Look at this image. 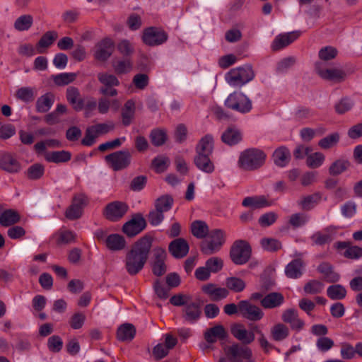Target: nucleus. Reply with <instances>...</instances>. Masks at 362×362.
I'll return each mask as SVG.
<instances>
[{"label":"nucleus","instance_id":"1","mask_svg":"<svg viewBox=\"0 0 362 362\" xmlns=\"http://www.w3.org/2000/svg\"><path fill=\"white\" fill-rule=\"evenodd\" d=\"M152 240L151 235H144L138 240L126 254L124 267L129 275H136L144 268L152 246Z\"/></svg>","mask_w":362,"mask_h":362},{"label":"nucleus","instance_id":"2","mask_svg":"<svg viewBox=\"0 0 362 362\" xmlns=\"http://www.w3.org/2000/svg\"><path fill=\"white\" fill-rule=\"evenodd\" d=\"M266 154L258 148H247L240 153L238 165L245 170H255L261 168L265 162Z\"/></svg>","mask_w":362,"mask_h":362},{"label":"nucleus","instance_id":"3","mask_svg":"<svg viewBox=\"0 0 362 362\" xmlns=\"http://www.w3.org/2000/svg\"><path fill=\"white\" fill-rule=\"evenodd\" d=\"M226 235L221 229L211 230L200 244V250L205 255H211L218 252L226 243Z\"/></svg>","mask_w":362,"mask_h":362},{"label":"nucleus","instance_id":"4","mask_svg":"<svg viewBox=\"0 0 362 362\" xmlns=\"http://www.w3.org/2000/svg\"><path fill=\"white\" fill-rule=\"evenodd\" d=\"M255 76L251 64H245L230 69L226 75L227 82L233 86L241 87L252 81Z\"/></svg>","mask_w":362,"mask_h":362},{"label":"nucleus","instance_id":"5","mask_svg":"<svg viewBox=\"0 0 362 362\" xmlns=\"http://www.w3.org/2000/svg\"><path fill=\"white\" fill-rule=\"evenodd\" d=\"M223 350L230 362H254L252 349L245 344L234 342L224 347Z\"/></svg>","mask_w":362,"mask_h":362},{"label":"nucleus","instance_id":"6","mask_svg":"<svg viewBox=\"0 0 362 362\" xmlns=\"http://www.w3.org/2000/svg\"><path fill=\"white\" fill-rule=\"evenodd\" d=\"M251 255L252 247L246 240H235L230 249V258L236 265L246 264L250 260Z\"/></svg>","mask_w":362,"mask_h":362},{"label":"nucleus","instance_id":"7","mask_svg":"<svg viewBox=\"0 0 362 362\" xmlns=\"http://www.w3.org/2000/svg\"><path fill=\"white\" fill-rule=\"evenodd\" d=\"M132 156L129 149L124 148L105 156V160L114 171H119L130 165Z\"/></svg>","mask_w":362,"mask_h":362},{"label":"nucleus","instance_id":"8","mask_svg":"<svg viewBox=\"0 0 362 362\" xmlns=\"http://www.w3.org/2000/svg\"><path fill=\"white\" fill-rule=\"evenodd\" d=\"M224 104L226 107L243 114L249 112L252 108L251 100L243 93L237 91L230 93Z\"/></svg>","mask_w":362,"mask_h":362},{"label":"nucleus","instance_id":"9","mask_svg":"<svg viewBox=\"0 0 362 362\" xmlns=\"http://www.w3.org/2000/svg\"><path fill=\"white\" fill-rule=\"evenodd\" d=\"M168 38V33L160 28L148 27L143 31V42L148 46H158L163 44Z\"/></svg>","mask_w":362,"mask_h":362},{"label":"nucleus","instance_id":"10","mask_svg":"<svg viewBox=\"0 0 362 362\" xmlns=\"http://www.w3.org/2000/svg\"><path fill=\"white\" fill-rule=\"evenodd\" d=\"M88 197L83 194L74 196L71 204L66 209L65 216L69 220H76L82 216L83 208L88 204Z\"/></svg>","mask_w":362,"mask_h":362},{"label":"nucleus","instance_id":"11","mask_svg":"<svg viewBox=\"0 0 362 362\" xmlns=\"http://www.w3.org/2000/svg\"><path fill=\"white\" fill-rule=\"evenodd\" d=\"M146 227V221L141 214L137 213L132 216L129 221L122 226V231L128 237L132 238L140 233Z\"/></svg>","mask_w":362,"mask_h":362},{"label":"nucleus","instance_id":"12","mask_svg":"<svg viewBox=\"0 0 362 362\" xmlns=\"http://www.w3.org/2000/svg\"><path fill=\"white\" fill-rule=\"evenodd\" d=\"M128 209L129 206L125 202L115 201L105 206L103 214L107 220L117 221L127 214Z\"/></svg>","mask_w":362,"mask_h":362},{"label":"nucleus","instance_id":"13","mask_svg":"<svg viewBox=\"0 0 362 362\" xmlns=\"http://www.w3.org/2000/svg\"><path fill=\"white\" fill-rule=\"evenodd\" d=\"M115 50V43L109 37H105L98 42L95 45L94 58L101 62H106Z\"/></svg>","mask_w":362,"mask_h":362},{"label":"nucleus","instance_id":"14","mask_svg":"<svg viewBox=\"0 0 362 362\" xmlns=\"http://www.w3.org/2000/svg\"><path fill=\"white\" fill-rule=\"evenodd\" d=\"M322 65V62L315 63V71L322 78L334 82H341L345 79L346 75L344 71L335 68L323 69Z\"/></svg>","mask_w":362,"mask_h":362},{"label":"nucleus","instance_id":"15","mask_svg":"<svg viewBox=\"0 0 362 362\" xmlns=\"http://www.w3.org/2000/svg\"><path fill=\"white\" fill-rule=\"evenodd\" d=\"M239 313L243 317L252 321H258L264 315L263 312L259 307L252 305L248 300H240L239 302Z\"/></svg>","mask_w":362,"mask_h":362},{"label":"nucleus","instance_id":"16","mask_svg":"<svg viewBox=\"0 0 362 362\" xmlns=\"http://www.w3.org/2000/svg\"><path fill=\"white\" fill-rule=\"evenodd\" d=\"M301 32L298 30L287 33L285 34H280L277 35L272 44V49L273 51L280 50L286 46L291 44L293 41L297 40Z\"/></svg>","mask_w":362,"mask_h":362},{"label":"nucleus","instance_id":"17","mask_svg":"<svg viewBox=\"0 0 362 362\" xmlns=\"http://www.w3.org/2000/svg\"><path fill=\"white\" fill-rule=\"evenodd\" d=\"M202 291L212 301L221 300L229 295V291L226 288L218 287L216 284L212 283L202 286Z\"/></svg>","mask_w":362,"mask_h":362},{"label":"nucleus","instance_id":"18","mask_svg":"<svg viewBox=\"0 0 362 362\" xmlns=\"http://www.w3.org/2000/svg\"><path fill=\"white\" fill-rule=\"evenodd\" d=\"M230 332L232 335L240 341V344L247 346L255 340V334L253 332L247 330L242 324H235L231 327Z\"/></svg>","mask_w":362,"mask_h":362},{"label":"nucleus","instance_id":"19","mask_svg":"<svg viewBox=\"0 0 362 362\" xmlns=\"http://www.w3.org/2000/svg\"><path fill=\"white\" fill-rule=\"evenodd\" d=\"M168 250L175 258L181 259L187 256L189 250V246L186 240L178 238L169 244Z\"/></svg>","mask_w":362,"mask_h":362},{"label":"nucleus","instance_id":"20","mask_svg":"<svg viewBox=\"0 0 362 362\" xmlns=\"http://www.w3.org/2000/svg\"><path fill=\"white\" fill-rule=\"evenodd\" d=\"M201 315V305L199 302L190 301L182 310V317L189 323L198 321Z\"/></svg>","mask_w":362,"mask_h":362},{"label":"nucleus","instance_id":"21","mask_svg":"<svg viewBox=\"0 0 362 362\" xmlns=\"http://www.w3.org/2000/svg\"><path fill=\"white\" fill-rule=\"evenodd\" d=\"M0 168L10 173H16L20 171L21 166L11 153L3 152L0 153Z\"/></svg>","mask_w":362,"mask_h":362},{"label":"nucleus","instance_id":"22","mask_svg":"<svg viewBox=\"0 0 362 362\" xmlns=\"http://www.w3.org/2000/svg\"><path fill=\"white\" fill-rule=\"evenodd\" d=\"M281 319L284 322L289 324L292 329L296 331L302 329L305 325L303 320L299 318L298 311L293 308L285 310Z\"/></svg>","mask_w":362,"mask_h":362},{"label":"nucleus","instance_id":"23","mask_svg":"<svg viewBox=\"0 0 362 362\" xmlns=\"http://www.w3.org/2000/svg\"><path fill=\"white\" fill-rule=\"evenodd\" d=\"M242 139L240 130L234 125L228 127L221 135L222 142L230 146L238 144Z\"/></svg>","mask_w":362,"mask_h":362},{"label":"nucleus","instance_id":"24","mask_svg":"<svg viewBox=\"0 0 362 362\" xmlns=\"http://www.w3.org/2000/svg\"><path fill=\"white\" fill-rule=\"evenodd\" d=\"M166 257V252L163 249L159 248L155 251V260L153 264L152 272L156 276H161L166 272L167 267L165 264Z\"/></svg>","mask_w":362,"mask_h":362},{"label":"nucleus","instance_id":"25","mask_svg":"<svg viewBox=\"0 0 362 362\" xmlns=\"http://www.w3.org/2000/svg\"><path fill=\"white\" fill-rule=\"evenodd\" d=\"M57 37L58 33L54 30L47 31L43 34L35 45L37 53H46L47 49L55 42Z\"/></svg>","mask_w":362,"mask_h":362},{"label":"nucleus","instance_id":"26","mask_svg":"<svg viewBox=\"0 0 362 362\" xmlns=\"http://www.w3.org/2000/svg\"><path fill=\"white\" fill-rule=\"evenodd\" d=\"M338 250H344L343 256L349 259H358L362 257V247L351 245L350 242L343 241L336 243Z\"/></svg>","mask_w":362,"mask_h":362},{"label":"nucleus","instance_id":"27","mask_svg":"<svg viewBox=\"0 0 362 362\" xmlns=\"http://www.w3.org/2000/svg\"><path fill=\"white\" fill-rule=\"evenodd\" d=\"M66 96L67 101L72 105L76 111H81L84 109V100L81 97L78 89L70 86L66 89Z\"/></svg>","mask_w":362,"mask_h":362},{"label":"nucleus","instance_id":"28","mask_svg":"<svg viewBox=\"0 0 362 362\" xmlns=\"http://www.w3.org/2000/svg\"><path fill=\"white\" fill-rule=\"evenodd\" d=\"M227 337V332L225 327L221 325H216L207 329L204 332V339L209 344H214L218 339L223 340Z\"/></svg>","mask_w":362,"mask_h":362},{"label":"nucleus","instance_id":"29","mask_svg":"<svg viewBox=\"0 0 362 362\" xmlns=\"http://www.w3.org/2000/svg\"><path fill=\"white\" fill-rule=\"evenodd\" d=\"M284 302V296L279 292H272L266 295L260 301L265 309H272L280 306Z\"/></svg>","mask_w":362,"mask_h":362},{"label":"nucleus","instance_id":"30","mask_svg":"<svg viewBox=\"0 0 362 362\" xmlns=\"http://www.w3.org/2000/svg\"><path fill=\"white\" fill-rule=\"evenodd\" d=\"M272 159L277 166L284 167L291 159L290 151L286 146H280L273 153Z\"/></svg>","mask_w":362,"mask_h":362},{"label":"nucleus","instance_id":"31","mask_svg":"<svg viewBox=\"0 0 362 362\" xmlns=\"http://www.w3.org/2000/svg\"><path fill=\"white\" fill-rule=\"evenodd\" d=\"M194 163L198 169L206 173H211L214 170V165L209 155L197 153Z\"/></svg>","mask_w":362,"mask_h":362},{"label":"nucleus","instance_id":"32","mask_svg":"<svg viewBox=\"0 0 362 362\" xmlns=\"http://www.w3.org/2000/svg\"><path fill=\"white\" fill-rule=\"evenodd\" d=\"M214 150V138L211 134L202 137L196 146V153L211 156Z\"/></svg>","mask_w":362,"mask_h":362},{"label":"nucleus","instance_id":"33","mask_svg":"<svg viewBox=\"0 0 362 362\" xmlns=\"http://www.w3.org/2000/svg\"><path fill=\"white\" fill-rule=\"evenodd\" d=\"M107 247L112 251H119L126 247L124 238L119 234H111L105 239Z\"/></svg>","mask_w":362,"mask_h":362},{"label":"nucleus","instance_id":"34","mask_svg":"<svg viewBox=\"0 0 362 362\" xmlns=\"http://www.w3.org/2000/svg\"><path fill=\"white\" fill-rule=\"evenodd\" d=\"M136 334L135 327L132 324L124 323L117 330V339L119 341H132Z\"/></svg>","mask_w":362,"mask_h":362},{"label":"nucleus","instance_id":"35","mask_svg":"<svg viewBox=\"0 0 362 362\" xmlns=\"http://www.w3.org/2000/svg\"><path fill=\"white\" fill-rule=\"evenodd\" d=\"M135 103L132 100H128L122 109V122L125 127L129 126L134 117Z\"/></svg>","mask_w":362,"mask_h":362},{"label":"nucleus","instance_id":"36","mask_svg":"<svg viewBox=\"0 0 362 362\" xmlns=\"http://www.w3.org/2000/svg\"><path fill=\"white\" fill-rule=\"evenodd\" d=\"M303 267L304 262L301 259H295L286 266V275L288 278L297 279L302 275Z\"/></svg>","mask_w":362,"mask_h":362},{"label":"nucleus","instance_id":"37","mask_svg":"<svg viewBox=\"0 0 362 362\" xmlns=\"http://www.w3.org/2000/svg\"><path fill=\"white\" fill-rule=\"evenodd\" d=\"M47 161L54 163H66L71 160V153L64 150L48 152L45 155Z\"/></svg>","mask_w":362,"mask_h":362},{"label":"nucleus","instance_id":"38","mask_svg":"<svg viewBox=\"0 0 362 362\" xmlns=\"http://www.w3.org/2000/svg\"><path fill=\"white\" fill-rule=\"evenodd\" d=\"M21 216L13 209H7L2 212L0 216V224L2 226L8 227L19 222Z\"/></svg>","mask_w":362,"mask_h":362},{"label":"nucleus","instance_id":"39","mask_svg":"<svg viewBox=\"0 0 362 362\" xmlns=\"http://www.w3.org/2000/svg\"><path fill=\"white\" fill-rule=\"evenodd\" d=\"M54 101V95L52 93H47L36 101V110L38 112H47L52 106Z\"/></svg>","mask_w":362,"mask_h":362},{"label":"nucleus","instance_id":"40","mask_svg":"<svg viewBox=\"0 0 362 362\" xmlns=\"http://www.w3.org/2000/svg\"><path fill=\"white\" fill-rule=\"evenodd\" d=\"M112 66L117 74H124L132 71L133 62L129 57H125L123 59L112 61Z\"/></svg>","mask_w":362,"mask_h":362},{"label":"nucleus","instance_id":"41","mask_svg":"<svg viewBox=\"0 0 362 362\" xmlns=\"http://www.w3.org/2000/svg\"><path fill=\"white\" fill-rule=\"evenodd\" d=\"M173 202V198L170 195L164 194L155 200L154 206L158 211L164 214L172 208Z\"/></svg>","mask_w":362,"mask_h":362},{"label":"nucleus","instance_id":"42","mask_svg":"<svg viewBox=\"0 0 362 362\" xmlns=\"http://www.w3.org/2000/svg\"><path fill=\"white\" fill-rule=\"evenodd\" d=\"M321 199L320 193H314L310 195L303 197L301 200L298 202L301 209L305 211H309L314 207Z\"/></svg>","mask_w":362,"mask_h":362},{"label":"nucleus","instance_id":"43","mask_svg":"<svg viewBox=\"0 0 362 362\" xmlns=\"http://www.w3.org/2000/svg\"><path fill=\"white\" fill-rule=\"evenodd\" d=\"M191 232L197 238H206L209 233L207 224L203 221H194L191 225Z\"/></svg>","mask_w":362,"mask_h":362},{"label":"nucleus","instance_id":"44","mask_svg":"<svg viewBox=\"0 0 362 362\" xmlns=\"http://www.w3.org/2000/svg\"><path fill=\"white\" fill-rule=\"evenodd\" d=\"M288 334V327L282 323H278L271 329V336L274 340L277 341L285 339Z\"/></svg>","mask_w":362,"mask_h":362},{"label":"nucleus","instance_id":"45","mask_svg":"<svg viewBox=\"0 0 362 362\" xmlns=\"http://www.w3.org/2000/svg\"><path fill=\"white\" fill-rule=\"evenodd\" d=\"M16 97L25 103H30L35 100L36 92L35 88L21 87L15 94Z\"/></svg>","mask_w":362,"mask_h":362},{"label":"nucleus","instance_id":"46","mask_svg":"<svg viewBox=\"0 0 362 362\" xmlns=\"http://www.w3.org/2000/svg\"><path fill=\"white\" fill-rule=\"evenodd\" d=\"M332 231V228H326L322 231H318L315 233L311 236V239L313 242L316 245H325L327 243H329L332 240V236L330 234V232Z\"/></svg>","mask_w":362,"mask_h":362},{"label":"nucleus","instance_id":"47","mask_svg":"<svg viewBox=\"0 0 362 362\" xmlns=\"http://www.w3.org/2000/svg\"><path fill=\"white\" fill-rule=\"evenodd\" d=\"M242 204L245 207L259 209L269 206V202L264 197H247L243 199Z\"/></svg>","mask_w":362,"mask_h":362},{"label":"nucleus","instance_id":"48","mask_svg":"<svg viewBox=\"0 0 362 362\" xmlns=\"http://www.w3.org/2000/svg\"><path fill=\"white\" fill-rule=\"evenodd\" d=\"M45 166L39 163L30 165L26 170L25 175L29 180H37L40 179L45 173Z\"/></svg>","mask_w":362,"mask_h":362},{"label":"nucleus","instance_id":"49","mask_svg":"<svg viewBox=\"0 0 362 362\" xmlns=\"http://www.w3.org/2000/svg\"><path fill=\"white\" fill-rule=\"evenodd\" d=\"M149 138L152 144L155 146L163 145L167 140V134L165 131L160 129H153L149 134Z\"/></svg>","mask_w":362,"mask_h":362},{"label":"nucleus","instance_id":"50","mask_svg":"<svg viewBox=\"0 0 362 362\" xmlns=\"http://www.w3.org/2000/svg\"><path fill=\"white\" fill-rule=\"evenodd\" d=\"M226 286L228 290H230L235 293L243 291L245 286V282L238 277H228L226 279Z\"/></svg>","mask_w":362,"mask_h":362},{"label":"nucleus","instance_id":"51","mask_svg":"<svg viewBox=\"0 0 362 362\" xmlns=\"http://www.w3.org/2000/svg\"><path fill=\"white\" fill-rule=\"evenodd\" d=\"M339 134L338 132H334L320 139L318 142V145L322 149H329L335 146L339 143Z\"/></svg>","mask_w":362,"mask_h":362},{"label":"nucleus","instance_id":"52","mask_svg":"<svg viewBox=\"0 0 362 362\" xmlns=\"http://www.w3.org/2000/svg\"><path fill=\"white\" fill-rule=\"evenodd\" d=\"M324 289V284L319 280H310L303 286V291L306 294L315 295L320 293Z\"/></svg>","mask_w":362,"mask_h":362},{"label":"nucleus","instance_id":"53","mask_svg":"<svg viewBox=\"0 0 362 362\" xmlns=\"http://www.w3.org/2000/svg\"><path fill=\"white\" fill-rule=\"evenodd\" d=\"M327 294L332 300H341L345 298L346 291L343 286L335 284L328 287Z\"/></svg>","mask_w":362,"mask_h":362},{"label":"nucleus","instance_id":"54","mask_svg":"<svg viewBox=\"0 0 362 362\" xmlns=\"http://www.w3.org/2000/svg\"><path fill=\"white\" fill-rule=\"evenodd\" d=\"M261 246L264 250L274 252L281 249V243L272 238H264L260 241Z\"/></svg>","mask_w":362,"mask_h":362},{"label":"nucleus","instance_id":"55","mask_svg":"<svg viewBox=\"0 0 362 362\" xmlns=\"http://www.w3.org/2000/svg\"><path fill=\"white\" fill-rule=\"evenodd\" d=\"M98 79L103 85V86L114 88L119 85V81L115 75L105 72L99 73L98 74Z\"/></svg>","mask_w":362,"mask_h":362},{"label":"nucleus","instance_id":"56","mask_svg":"<svg viewBox=\"0 0 362 362\" xmlns=\"http://www.w3.org/2000/svg\"><path fill=\"white\" fill-rule=\"evenodd\" d=\"M76 74L74 73H62L52 76L54 83L59 86H66L75 81Z\"/></svg>","mask_w":362,"mask_h":362},{"label":"nucleus","instance_id":"57","mask_svg":"<svg viewBox=\"0 0 362 362\" xmlns=\"http://www.w3.org/2000/svg\"><path fill=\"white\" fill-rule=\"evenodd\" d=\"M33 23V19L30 15H23L16 20L14 28L18 31L28 30L32 26Z\"/></svg>","mask_w":362,"mask_h":362},{"label":"nucleus","instance_id":"58","mask_svg":"<svg viewBox=\"0 0 362 362\" xmlns=\"http://www.w3.org/2000/svg\"><path fill=\"white\" fill-rule=\"evenodd\" d=\"M315 115V112L308 107L298 106L294 112V118L298 122L309 119Z\"/></svg>","mask_w":362,"mask_h":362},{"label":"nucleus","instance_id":"59","mask_svg":"<svg viewBox=\"0 0 362 362\" xmlns=\"http://www.w3.org/2000/svg\"><path fill=\"white\" fill-rule=\"evenodd\" d=\"M350 163L346 160H337L334 162L329 168V173L332 175H338L348 169Z\"/></svg>","mask_w":362,"mask_h":362},{"label":"nucleus","instance_id":"60","mask_svg":"<svg viewBox=\"0 0 362 362\" xmlns=\"http://www.w3.org/2000/svg\"><path fill=\"white\" fill-rule=\"evenodd\" d=\"M324 160L325 156L322 153L316 152L308 156L306 163L311 168H317L323 163Z\"/></svg>","mask_w":362,"mask_h":362},{"label":"nucleus","instance_id":"61","mask_svg":"<svg viewBox=\"0 0 362 362\" xmlns=\"http://www.w3.org/2000/svg\"><path fill=\"white\" fill-rule=\"evenodd\" d=\"M308 220V215L303 213L293 214L290 216L289 223L293 228L301 227L305 225Z\"/></svg>","mask_w":362,"mask_h":362},{"label":"nucleus","instance_id":"62","mask_svg":"<svg viewBox=\"0 0 362 362\" xmlns=\"http://www.w3.org/2000/svg\"><path fill=\"white\" fill-rule=\"evenodd\" d=\"M76 240V235L75 233L65 230L60 231L57 239L58 244H70L74 243Z\"/></svg>","mask_w":362,"mask_h":362},{"label":"nucleus","instance_id":"63","mask_svg":"<svg viewBox=\"0 0 362 362\" xmlns=\"http://www.w3.org/2000/svg\"><path fill=\"white\" fill-rule=\"evenodd\" d=\"M205 265L211 272L216 273L222 269L223 262L218 257H213L206 260Z\"/></svg>","mask_w":362,"mask_h":362},{"label":"nucleus","instance_id":"64","mask_svg":"<svg viewBox=\"0 0 362 362\" xmlns=\"http://www.w3.org/2000/svg\"><path fill=\"white\" fill-rule=\"evenodd\" d=\"M191 300L192 297L189 295L177 293L170 298V303L175 306H186Z\"/></svg>","mask_w":362,"mask_h":362}]
</instances>
